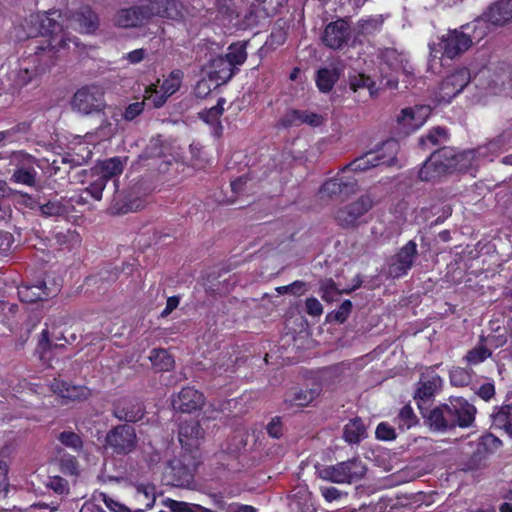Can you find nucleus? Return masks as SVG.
<instances>
[{
	"label": "nucleus",
	"mask_w": 512,
	"mask_h": 512,
	"mask_svg": "<svg viewBox=\"0 0 512 512\" xmlns=\"http://www.w3.org/2000/svg\"><path fill=\"white\" fill-rule=\"evenodd\" d=\"M128 157H112L104 160L99 165V176L104 178L107 182L113 179L115 188V195L112 201L111 210L115 214H127L129 212H136L145 207V195L140 194V185L135 184L127 193L118 192V180L114 177L123 172L124 166L127 163Z\"/></svg>",
	"instance_id": "obj_1"
},
{
	"label": "nucleus",
	"mask_w": 512,
	"mask_h": 512,
	"mask_svg": "<svg viewBox=\"0 0 512 512\" xmlns=\"http://www.w3.org/2000/svg\"><path fill=\"white\" fill-rule=\"evenodd\" d=\"M476 409L465 399L459 397L432 409L429 413L425 411L426 422L436 430L442 431L456 426L468 427L474 421Z\"/></svg>",
	"instance_id": "obj_2"
},
{
	"label": "nucleus",
	"mask_w": 512,
	"mask_h": 512,
	"mask_svg": "<svg viewBox=\"0 0 512 512\" xmlns=\"http://www.w3.org/2000/svg\"><path fill=\"white\" fill-rule=\"evenodd\" d=\"M484 37V23L473 20L462 25L459 29L449 30L441 38L440 46L443 50V55L453 59L467 51L473 42H479Z\"/></svg>",
	"instance_id": "obj_3"
},
{
	"label": "nucleus",
	"mask_w": 512,
	"mask_h": 512,
	"mask_svg": "<svg viewBox=\"0 0 512 512\" xmlns=\"http://www.w3.org/2000/svg\"><path fill=\"white\" fill-rule=\"evenodd\" d=\"M57 12L51 13H37L29 16V23L39 24L43 36H49L47 46H43L46 49V53L55 57V52L60 48L68 46L67 41L73 42L77 45V42L73 39L66 38L63 33V28L60 22L54 17Z\"/></svg>",
	"instance_id": "obj_4"
},
{
	"label": "nucleus",
	"mask_w": 512,
	"mask_h": 512,
	"mask_svg": "<svg viewBox=\"0 0 512 512\" xmlns=\"http://www.w3.org/2000/svg\"><path fill=\"white\" fill-rule=\"evenodd\" d=\"M54 63V56L46 53L43 46H37L35 53L23 59L15 73L14 83L17 87L29 84L44 73Z\"/></svg>",
	"instance_id": "obj_5"
},
{
	"label": "nucleus",
	"mask_w": 512,
	"mask_h": 512,
	"mask_svg": "<svg viewBox=\"0 0 512 512\" xmlns=\"http://www.w3.org/2000/svg\"><path fill=\"white\" fill-rule=\"evenodd\" d=\"M454 150L442 147L433 152L418 172L421 181H434L442 175L453 173L457 163Z\"/></svg>",
	"instance_id": "obj_6"
},
{
	"label": "nucleus",
	"mask_w": 512,
	"mask_h": 512,
	"mask_svg": "<svg viewBox=\"0 0 512 512\" xmlns=\"http://www.w3.org/2000/svg\"><path fill=\"white\" fill-rule=\"evenodd\" d=\"M365 473L366 467L358 458L325 466L318 470L321 479L338 484L358 481L363 478Z\"/></svg>",
	"instance_id": "obj_7"
},
{
	"label": "nucleus",
	"mask_w": 512,
	"mask_h": 512,
	"mask_svg": "<svg viewBox=\"0 0 512 512\" xmlns=\"http://www.w3.org/2000/svg\"><path fill=\"white\" fill-rule=\"evenodd\" d=\"M71 107L82 115L103 113L107 107L105 93L99 86H84L74 93Z\"/></svg>",
	"instance_id": "obj_8"
},
{
	"label": "nucleus",
	"mask_w": 512,
	"mask_h": 512,
	"mask_svg": "<svg viewBox=\"0 0 512 512\" xmlns=\"http://www.w3.org/2000/svg\"><path fill=\"white\" fill-rule=\"evenodd\" d=\"M373 207L369 195H362L357 200L340 207L335 213V221L342 228H355L366 223L365 216Z\"/></svg>",
	"instance_id": "obj_9"
},
{
	"label": "nucleus",
	"mask_w": 512,
	"mask_h": 512,
	"mask_svg": "<svg viewBox=\"0 0 512 512\" xmlns=\"http://www.w3.org/2000/svg\"><path fill=\"white\" fill-rule=\"evenodd\" d=\"M471 74L466 67L458 68L448 74L440 83L435 96L439 103H449L470 83Z\"/></svg>",
	"instance_id": "obj_10"
},
{
	"label": "nucleus",
	"mask_w": 512,
	"mask_h": 512,
	"mask_svg": "<svg viewBox=\"0 0 512 512\" xmlns=\"http://www.w3.org/2000/svg\"><path fill=\"white\" fill-rule=\"evenodd\" d=\"M106 446L118 455L131 453L137 446V435L134 427L120 424L111 429L105 438Z\"/></svg>",
	"instance_id": "obj_11"
},
{
	"label": "nucleus",
	"mask_w": 512,
	"mask_h": 512,
	"mask_svg": "<svg viewBox=\"0 0 512 512\" xmlns=\"http://www.w3.org/2000/svg\"><path fill=\"white\" fill-rule=\"evenodd\" d=\"M475 21L485 25V36L490 31V25L504 26L512 22V0H498L490 4Z\"/></svg>",
	"instance_id": "obj_12"
},
{
	"label": "nucleus",
	"mask_w": 512,
	"mask_h": 512,
	"mask_svg": "<svg viewBox=\"0 0 512 512\" xmlns=\"http://www.w3.org/2000/svg\"><path fill=\"white\" fill-rule=\"evenodd\" d=\"M351 37V28L346 18H339L330 22L321 36L323 44L330 49H341Z\"/></svg>",
	"instance_id": "obj_13"
},
{
	"label": "nucleus",
	"mask_w": 512,
	"mask_h": 512,
	"mask_svg": "<svg viewBox=\"0 0 512 512\" xmlns=\"http://www.w3.org/2000/svg\"><path fill=\"white\" fill-rule=\"evenodd\" d=\"M58 291L56 285L48 287L45 281L38 280L35 284L23 283L18 286V297L21 302L35 303L54 297Z\"/></svg>",
	"instance_id": "obj_14"
},
{
	"label": "nucleus",
	"mask_w": 512,
	"mask_h": 512,
	"mask_svg": "<svg viewBox=\"0 0 512 512\" xmlns=\"http://www.w3.org/2000/svg\"><path fill=\"white\" fill-rule=\"evenodd\" d=\"M204 402V394L194 386H183L171 401L173 408L183 413H191L201 408Z\"/></svg>",
	"instance_id": "obj_15"
},
{
	"label": "nucleus",
	"mask_w": 512,
	"mask_h": 512,
	"mask_svg": "<svg viewBox=\"0 0 512 512\" xmlns=\"http://www.w3.org/2000/svg\"><path fill=\"white\" fill-rule=\"evenodd\" d=\"M417 256V244L410 240L396 254L394 260L389 264L388 273L393 278H399L411 269Z\"/></svg>",
	"instance_id": "obj_16"
},
{
	"label": "nucleus",
	"mask_w": 512,
	"mask_h": 512,
	"mask_svg": "<svg viewBox=\"0 0 512 512\" xmlns=\"http://www.w3.org/2000/svg\"><path fill=\"white\" fill-rule=\"evenodd\" d=\"M430 113L431 109L426 105L408 107L401 111V114L397 117V122L404 133H410L420 128Z\"/></svg>",
	"instance_id": "obj_17"
},
{
	"label": "nucleus",
	"mask_w": 512,
	"mask_h": 512,
	"mask_svg": "<svg viewBox=\"0 0 512 512\" xmlns=\"http://www.w3.org/2000/svg\"><path fill=\"white\" fill-rule=\"evenodd\" d=\"M205 431L198 421H183L179 425L178 439L181 446L191 452L197 449L204 440Z\"/></svg>",
	"instance_id": "obj_18"
},
{
	"label": "nucleus",
	"mask_w": 512,
	"mask_h": 512,
	"mask_svg": "<svg viewBox=\"0 0 512 512\" xmlns=\"http://www.w3.org/2000/svg\"><path fill=\"white\" fill-rule=\"evenodd\" d=\"M149 19V12L145 1L140 5L119 10L114 17V23L121 28H131L140 26Z\"/></svg>",
	"instance_id": "obj_19"
},
{
	"label": "nucleus",
	"mask_w": 512,
	"mask_h": 512,
	"mask_svg": "<svg viewBox=\"0 0 512 512\" xmlns=\"http://www.w3.org/2000/svg\"><path fill=\"white\" fill-rule=\"evenodd\" d=\"M146 3L150 19L152 17L171 20L183 18V5L177 0H147Z\"/></svg>",
	"instance_id": "obj_20"
},
{
	"label": "nucleus",
	"mask_w": 512,
	"mask_h": 512,
	"mask_svg": "<svg viewBox=\"0 0 512 512\" xmlns=\"http://www.w3.org/2000/svg\"><path fill=\"white\" fill-rule=\"evenodd\" d=\"M512 146V121L509 122L506 129L498 136L490 140L487 144L476 148L479 157L488 158L496 156L503 150Z\"/></svg>",
	"instance_id": "obj_21"
},
{
	"label": "nucleus",
	"mask_w": 512,
	"mask_h": 512,
	"mask_svg": "<svg viewBox=\"0 0 512 512\" xmlns=\"http://www.w3.org/2000/svg\"><path fill=\"white\" fill-rule=\"evenodd\" d=\"M72 25L82 33L92 34L99 27V17L89 6L80 7L72 16Z\"/></svg>",
	"instance_id": "obj_22"
},
{
	"label": "nucleus",
	"mask_w": 512,
	"mask_h": 512,
	"mask_svg": "<svg viewBox=\"0 0 512 512\" xmlns=\"http://www.w3.org/2000/svg\"><path fill=\"white\" fill-rule=\"evenodd\" d=\"M236 71L238 68H234L229 59L223 55L214 56L209 60L210 79L218 83H227Z\"/></svg>",
	"instance_id": "obj_23"
},
{
	"label": "nucleus",
	"mask_w": 512,
	"mask_h": 512,
	"mask_svg": "<svg viewBox=\"0 0 512 512\" xmlns=\"http://www.w3.org/2000/svg\"><path fill=\"white\" fill-rule=\"evenodd\" d=\"M113 414L119 420L136 422L143 417L144 409L136 400L122 399L114 405Z\"/></svg>",
	"instance_id": "obj_24"
},
{
	"label": "nucleus",
	"mask_w": 512,
	"mask_h": 512,
	"mask_svg": "<svg viewBox=\"0 0 512 512\" xmlns=\"http://www.w3.org/2000/svg\"><path fill=\"white\" fill-rule=\"evenodd\" d=\"M357 190V182L355 179H344V177H336L326 181L321 192L329 197L340 196L347 197L354 194Z\"/></svg>",
	"instance_id": "obj_25"
},
{
	"label": "nucleus",
	"mask_w": 512,
	"mask_h": 512,
	"mask_svg": "<svg viewBox=\"0 0 512 512\" xmlns=\"http://www.w3.org/2000/svg\"><path fill=\"white\" fill-rule=\"evenodd\" d=\"M321 393V386H292L285 401L297 406L310 404Z\"/></svg>",
	"instance_id": "obj_26"
},
{
	"label": "nucleus",
	"mask_w": 512,
	"mask_h": 512,
	"mask_svg": "<svg viewBox=\"0 0 512 512\" xmlns=\"http://www.w3.org/2000/svg\"><path fill=\"white\" fill-rule=\"evenodd\" d=\"M82 164L83 158L66 154L54 159L48 167V172L50 176L60 174V177L64 179L73 168L81 166Z\"/></svg>",
	"instance_id": "obj_27"
},
{
	"label": "nucleus",
	"mask_w": 512,
	"mask_h": 512,
	"mask_svg": "<svg viewBox=\"0 0 512 512\" xmlns=\"http://www.w3.org/2000/svg\"><path fill=\"white\" fill-rule=\"evenodd\" d=\"M400 150L399 142L395 139L385 141L381 148L375 152L379 166H393L397 164V154Z\"/></svg>",
	"instance_id": "obj_28"
},
{
	"label": "nucleus",
	"mask_w": 512,
	"mask_h": 512,
	"mask_svg": "<svg viewBox=\"0 0 512 512\" xmlns=\"http://www.w3.org/2000/svg\"><path fill=\"white\" fill-rule=\"evenodd\" d=\"M289 506L293 512H315L311 495L305 488H300L289 497Z\"/></svg>",
	"instance_id": "obj_29"
},
{
	"label": "nucleus",
	"mask_w": 512,
	"mask_h": 512,
	"mask_svg": "<svg viewBox=\"0 0 512 512\" xmlns=\"http://www.w3.org/2000/svg\"><path fill=\"white\" fill-rule=\"evenodd\" d=\"M67 343V340L63 335L60 336H54L51 340L49 337V331L47 329L43 330L40 336V339L38 341L37 345V353H39L40 358H44L45 354L51 350L53 347L55 348H63L65 347V344Z\"/></svg>",
	"instance_id": "obj_30"
},
{
	"label": "nucleus",
	"mask_w": 512,
	"mask_h": 512,
	"mask_svg": "<svg viewBox=\"0 0 512 512\" xmlns=\"http://www.w3.org/2000/svg\"><path fill=\"white\" fill-rule=\"evenodd\" d=\"M383 17L382 15H372L366 18H362L357 22L356 32L358 35H372L378 31H380L383 25Z\"/></svg>",
	"instance_id": "obj_31"
},
{
	"label": "nucleus",
	"mask_w": 512,
	"mask_h": 512,
	"mask_svg": "<svg viewBox=\"0 0 512 512\" xmlns=\"http://www.w3.org/2000/svg\"><path fill=\"white\" fill-rule=\"evenodd\" d=\"M149 360L159 371H169L174 366V359L166 349L155 348L150 352Z\"/></svg>",
	"instance_id": "obj_32"
},
{
	"label": "nucleus",
	"mask_w": 512,
	"mask_h": 512,
	"mask_svg": "<svg viewBox=\"0 0 512 512\" xmlns=\"http://www.w3.org/2000/svg\"><path fill=\"white\" fill-rule=\"evenodd\" d=\"M339 79L337 68H321L317 72L316 83L320 91L329 92Z\"/></svg>",
	"instance_id": "obj_33"
},
{
	"label": "nucleus",
	"mask_w": 512,
	"mask_h": 512,
	"mask_svg": "<svg viewBox=\"0 0 512 512\" xmlns=\"http://www.w3.org/2000/svg\"><path fill=\"white\" fill-rule=\"evenodd\" d=\"M377 166H379V162H377L375 152L369 151L347 164L344 170L363 172Z\"/></svg>",
	"instance_id": "obj_34"
},
{
	"label": "nucleus",
	"mask_w": 512,
	"mask_h": 512,
	"mask_svg": "<svg viewBox=\"0 0 512 512\" xmlns=\"http://www.w3.org/2000/svg\"><path fill=\"white\" fill-rule=\"evenodd\" d=\"M349 85L350 88L355 92L361 89H367L371 97L375 96L378 92L376 83L369 76L363 73H355L350 75Z\"/></svg>",
	"instance_id": "obj_35"
},
{
	"label": "nucleus",
	"mask_w": 512,
	"mask_h": 512,
	"mask_svg": "<svg viewBox=\"0 0 512 512\" xmlns=\"http://www.w3.org/2000/svg\"><path fill=\"white\" fill-rule=\"evenodd\" d=\"M366 429L361 419L351 420L344 428V439L349 443H358L365 437Z\"/></svg>",
	"instance_id": "obj_36"
},
{
	"label": "nucleus",
	"mask_w": 512,
	"mask_h": 512,
	"mask_svg": "<svg viewBox=\"0 0 512 512\" xmlns=\"http://www.w3.org/2000/svg\"><path fill=\"white\" fill-rule=\"evenodd\" d=\"M54 393L63 399V404L66 400L86 398L89 394L87 386H56Z\"/></svg>",
	"instance_id": "obj_37"
},
{
	"label": "nucleus",
	"mask_w": 512,
	"mask_h": 512,
	"mask_svg": "<svg viewBox=\"0 0 512 512\" xmlns=\"http://www.w3.org/2000/svg\"><path fill=\"white\" fill-rule=\"evenodd\" d=\"M57 440L74 453L80 454L83 451L84 442L81 436L74 431H62L57 435Z\"/></svg>",
	"instance_id": "obj_38"
},
{
	"label": "nucleus",
	"mask_w": 512,
	"mask_h": 512,
	"mask_svg": "<svg viewBox=\"0 0 512 512\" xmlns=\"http://www.w3.org/2000/svg\"><path fill=\"white\" fill-rule=\"evenodd\" d=\"M395 423L400 431H406L418 423V418L415 415L410 405H404L395 418Z\"/></svg>",
	"instance_id": "obj_39"
},
{
	"label": "nucleus",
	"mask_w": 512,
	"mask_h": 512,
	"mask_svg": "<svg viewBox=\"0 0 512 512\" xmlns=\"http://www.w3.org/2000/svg\"><path fill=\"white\" fill-rule=\"evenodd\" d=\"M319 293L321 298L326 302H333L344 293V288L340 289L331 278H326L320 281Z\"/></svg>",
	"instance_id": "obj_40"
},
{
	"label": "nucleus",
	"mask_w": 512,
	"mask_h": 512,
	"mask_svg": "<svg viewBox=\"0 0 512 512\" xmlns=\"http://www.w3.org/2000/svg\"><path fill=\"white\" fill-rule=\"evenodd\" d=\"M60 470L66 475H78L79 463L74 455L68 454L62 448L57 449Z\"/></svg>",
	"instance_id": "obj_41"
},
{
	"label": "nucleus",
	"mask_w": 512,
	"mask_h": 512,
	"mask_svg": "<svg viewBox=\"0 0 512 512\" xmlns=\"http://www.w3.org/2000/svg\"><path fill=\"white\" fill-rule=\"evenodd\" d=\"M493 425L512 437V404L506 405L494 416Z\"/></svg>",
	"instance_id": "obj_42"
},
{
	"label": "nucleus",
	"mask_w": 512,
	"mask_h": 512,
	"mask_svg": "<svg viewBox=\"0 0 512 512\" xmlns=\"http://www.w3.org/2000/svg\"><path fill=\"white\" fill-rule=\"evenodd\" d=\"M353 371V364L349 362H342L333 366L327 367L322 370V378L325 381H341L340 376L346 375Z\"/></svg>",
	"instance_id": "obj_43"
},
{
	"label": "nucleus",
	"mask_w": 512,
	"mask_h": 512,
	"mask_svg": "<svg viewBox=\"0 0 512 512\" xmlns=\"http://www.w3.org/2000/svg\"><path fill=\"white\" fill-rule=\"evenodd\" d=\"M383 60L393 69V70H403V72L408 73V60L402 54H399L395 49H386L383 52Z\"/></svg>",
	"instance_id": "obj_44"
},
{
	"label": "nucleus",
	"mask_w": 512,
	"mask_h": 512,
	"mask_svg": "<svg viewBox=\"0 0 512 512\" xmlns=\"http://www.w3.org/2000/svg\"><path fill=\"white\" fill-rule=\"evenodd\" d=\"M228 53L223 55L227 57L234 68L242 65L247 59L246 42L233 43L228 48Z\"/></svg>",
	"instance_id": "obj_45"
},
{
	"label": "nucleus",
	"mask_w": 512,
	"mask_h": 512,
	"mask_svg": "<svg viewBox=\"0 0 512 512\" xmlns=\"http://www.w3.org/2000/svg\"><path fill=\"white\" fill-rule=\"evenodd\" d=\"M40 212L46 217H59L69 213V206L61 200H51L40 206Z\"/></svg>",
	"instance_id": "obj_46"
},
{
	"label": "nucleus",
	"mask_w": 512,
	"mask_h": 512,
	"mask_svg": "<svg viewBox=\"0 0 512 512\" xmlns=\"http://www.w3.org/2000/svg\"><path fill=\"white\" fill-rule=\"evenodd\" d=\"M484 342V336H481L479 343L468 351L466 359L470 364H479L491 356L492 352Z\"/></svg>",
	"instance_id": "obj_47"
},
{
	"label": "nucleus",
	"mask_w": 512,
	"mask_h": 512,
	"mask_svg": "<svg viewBox=\"0 0 512 512\" xmlns=\"http://www.w3.org/2000/svg\"><path fill=\"white\" fill-rule=\"evenodd\" d=\"M37 171L33 167H19L12 174L11 180L27 186H35Z\"/></svg>",
	"instance_id": "obj_48"
},
{
	"label": "nucleus",
	"mask_w": 512,
	"mask_h": 512,
	"mask_svg": "<svg viewBox=\"0 0 512 512\" xmlns=\"http://www.w3.org/2000/svg\"><path fill=\"white\" fill-rule=\"evenodd\" d=\"M434 387L435 386H419L414 394L418 408L423 416H425V411L428 410V406L430 405L434 396Z\"/></svg>",
	"instance_id": "obj_49"
},
{
	"label": "nucleus",
	"mask_w": 512,
	"mask_h": 512,
	"mask_svg": "<svg viewBox=\"0 0 512 512\" xmlns=\"http://www.w3.org/2000/svg\"><path fill=\"white\" fill-rule=\"evenodd\" d=\"M31 130V122L30 121H22L11 128L0 132V138L2 140H10L13 141L20 137L27 135Z\"/></svg>",
	"instance_id": "obj_50"
},
{
	"label": "nucleus",
	"mask_w": 512,
	"mask_h": 512,
	"mask_svg": "<svg viewBox=\"0 0 512 512\" xmlns=\"http://www.w3.org/2000/svg\"><path fill=\"white\" fill-rule=\"evenodd\" d=\"M491 329L493 333L484 337V340L488 342L489 346L493 348H499L504 346L508 341L507 329L495 326V322L491 321Z\"/></svg>",
	"instance_id": "obj_51"
},
{
	"label": "nucleus",
	"mask_w": 512,
	"mask_h": 512,
	"mask_svg": "<svg viewBox=\"0 0 512 512\" xmlns=\"http://www.w3.org/2000/svg\"><path fill=\"white\" fill-rule=\"evenodd\" d=\"M183 72L179 69L173 70L167 79H165L160 88L165 91L166 95H173L176 93L182 82Z\"/></svg>",
	"instance_id": "obj_52"
},
{
	"label": "nucleus",
	"mask_w": 512,
	"mask_h": 512,
	"mask_svg": "<svg viewBox=\"0 0 512 512\" xmlns=\"http://www.w3.org/2000/svg\"><path fill=\"white\" fill-rule=\"evenodd\" d=\"M455 161L457 163V166L455 167V171L459 172H465L470 169V167L473 165V161L478 156V153L476 152V149L464 151L461 153H456L454 151Z\"/></svg>",
	"instance_id": "obj_53"
},
{
	"label": "nucleus",
	"mask_w": 512,
	"mask_h": 512,
	"mask_svg": "<svg viewBox=\"0 0 512 512\" xmlns=\"http://www.w3.org/2000/svg\"><path fill=\"white\" fill-rule=\"evenodd\" d=\"M39 35H42L40 25L29 23V17H27L21 26L17 29L16 37L18 40H25L29 38H35Z\"/></svg>",
	"instance_id": "obj_54"
},
{
	"label": "nucleus",
	"mask_w": 512,
	"mask_h": 512,
	"mask_svg": "<svg viewBox=\"0 0 512 512\" xmlns=\"http://www.w3.org/2000/svg\"><path fill=\"white\" fill-rule=\"evenodd\" d=\"M446 139V130L441 127L433 128L425 137H421L419 143L421 146H432L439 145L442 140Z\"/></svg>",
	"instance_id": "obj_55"
},
{
	"label": "nucleus",
	"mask_w": 512,
	"mask_h": 512,
	"mask_svg": "<svg viewBox=\"0 0 512 512\" xmlns=\"http://www.w3.org/2000/svg\"><path fill=\"white\" fill-rule=\"evenodd\" d=\"M352 311V302L345 300L337 310L327 315L328 321H335L337 323H343L347 320Z\"/></svg>",
	"instance_id": "obj_56"
},
{
	"label": "nucleus",
	"mask_w": 512,
	"mask_h": 512,
	"mask_svg": "<svg viewBox=\"0 0 512 512\" xmlns=\"http://www.w3.org/2000/svg\"><path fill=\"white\" fill-rule=\"evenodd\" d=\"M46 487L58 495H67L69 493V483L60 476L48 477Z\"/></svg>",
	"instance_id": "obj_57"
},
{
	"label": "nucleus",
	"mask_w": 512,
	"mask_h": 512,
	"mask_svg": "<svg viewBox=\"0 0 512 512\" xmlns=\"http://www.w3.org/2000/svg\"><path fill=\"white\" fill-rule=\"evenodd\" d=\"M219 13L225 15L230 21L239 18L235 0H215Z\"/></svg>",
	"instance_id": "obj_58"
},
{
	"label": "nucleus",
	"mask_w": 512,
	"mask_h": 512,
	"mask_svg": "<svg viewBox=\"0 0 512 512\" xmlns=\"http://www.w3.org/2000/svg\"><path fill=\"white\" fill-rule=\"evenodd\" d=\"M279 126L283 128H291L301 125V110L291 109L280 118Z\"/></svg>",
	"instance_id": "obj_59"
},
{
	"label": "nucleus",
	"mask_w": 512,
	"mask_h": 512,
	"mask_svg": "<svg viewBox=\"0 0 512 512\" xmlns=\"http://www.w3.org/2000/svg\"><path fill=\"white\" fill-rule=\"evenodd\" d=\"M145 100L151 101L154 108L162 107L170 97L161 88L159 90L149 88L146 90Z\"/></svg>",
	"instance_id": "obj_60"
},
{
	"label": "nucleus",
	"mask_w": 512,
	"mask_h": 512,
	"mask_svg": "<svg viewBox=\"0 0 512 512\" xmlns=\"http://www.w3.org/2000/svg\"><path fill=\"white\" fill-rule=\"evenodd\" d=\"M258 24V15L254 7H250L243 17L235 23L240 29H249L253 28Z\"/></svg>",
	"instance_id": "obj_61"
},
{
	"label": "nucleus",
	"mask_w": 512,
	"mask_h": 512,
	"mask_svg": "<svg viewBox=\"0 0 512 512\" xmlns=\"http://www.w3.org/2000/svg\"><path fill=\"white\" fill-rule=\"evenodd\" d=\"M107 181L104 178L98 176L96 180H94L90 185L85 188L84 192L88 193L92 198L97 201L102 199V193L105 189Z\"/></svg>",
	"instance_id": "obj_62"
},
{
	"label": "nucleus",
	"mask_w": 512,
	"mask_h": 512,
	"mask_svg": "<svg viewBox=\"0 0 512 512\" xmlns=\"http://www.w3.org/2000/svg\"><path fill=\"white\" fill-rule=\"evenodd\" d=\"M145 108V100L141 102H134L129 104L124 112L122 113V118L125 121H133L136 119L139 115H141Z\"/></svg>",
	"instance_id": "obj_63"
},
{
	"label": "nucleus",
	"mask_w": 512,
	"mask_h": 512,
	"mask_svg": "<svg viewBox=\"0 0 512 512\" xmlns=\"http://www.w3.org/2000/svg\"><path fill=\"white\" fill-rule=\"evenodd\" d=\"M375 434L377 439L383 441H391L397 437L395 428L386 422L378 424Z\"/></svg>",
	"instance_id": "obj_64"
}]
</instances>
